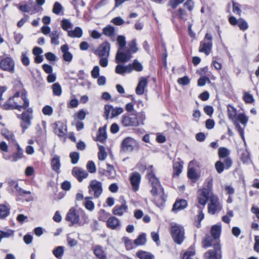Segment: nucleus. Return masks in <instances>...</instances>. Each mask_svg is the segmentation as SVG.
Returning a JSON list of instances; mask_svg holds the SVG:
<instances>
[{
	"label": "nucleus",
	"instance_id": "1",
	"mask_svg": "<svg viewBox=\"0 0 259 259\" xmlns=\"http://www.w3.org/2000/svg\"><path fill=\"white\" fill-rule=\"evenodd\" d=\"M29 104L25 91L22 90L16 93L13 97H10L3 105V108L6 110L17 109L21 111L27 109Z\"/></svg>",
	"mask_w": 259,
	"mask_h": 259
},
{
	"label": "nucleus",
	"instance_id": "2",
	"mask_svg": "<svg viewBox=\"0 0 259 259\" xmlns=\"http://www.w3.org/2000/svg\"><path fill=\"white\" fill-rule=\"evenodd\" d=\"M148 177L151 184L150 192L153 196V201L157 206L162 205L165 202L166 197L163 188L153 171L149 172Z\"/></svg>",
	"mask_w": 259,
	"mask_h": 259
},
{
	"label": "nucleus",
	"instance_id": "3",
	"mask_svg": "<svg viewBox=\"0 0 259 259\" xmlns=\"http://www.w3.org/2000/svg\"><path fill=\"white\" fill-rule=\"evenodd\" d=\"M170 233L175 242L178 244L182 243L185 238V230L182 225L175 223H171Z\"/></svg>",
	"mask_w": 259,
	"mask_h": 259
},
{
	"label": "nucleus",
	"instance_id": "4",
	"mask_svg": "<svg viewBox=\"0 0 259 259\" xmlns=\"http://www.w3.org/2000/svg\"><path fill=\"white\" fill-rule=\"evenodd\" d=\"M212 183L209 182L207 188H203L199 189L197 193V200L199 204L204 206L207 202L209 201L210 191L211 190Z\"/></svg>",
	"mask_w": 259,
	"mask_h": 259
},
{
	"label": "nucleus",
	"instance_id": "5",
	"mask_svg": "<svg viewBox=\"0 0 259 259\" xmlns=\"http://www.w3.org/2000/svg\"><path fill=\"white\" fill-rule=\"evenodd\" d=\"M121 149L125 152H132L139 149L138 143L131 137H126L123 139L121 144Z\"/></svg>",
	"mask_w": 259,
	"mask_h": 259
},
{
	"label": "nucleus",
	"instance_id": "6",
	"mask_svg": "<svg viewBox=\"0 0 259 259\" xmlns=\"http://www.w3.org/2000/svg\"><path fill=\"white\" fill-rule=\"evenodd\" d=\"M88 191L89 193L93 195L95 198H99L103 192L102 183L97 180L91 181L88 186Z\"/></svg>",
	"mask_w": 259,
	"mask_h": 259
},
{
	"label": "nucleus",
	"instance_id": "7",
	"mask_svg": "<svg viewBox=\"0 0 259 259\" xmlns=\"http://www.w3.org/2000/svg\"><path fill=\"white\" fill-rule=\"evenodd\" d=\"M212 37L210 34H205L204 39L200 42L199 51L200 52L204 53L206 56L208 55L211 51L212 43Z\"/></svg>",
	"mask_w": 259,
	"mask_h": 259
},
{
	"label": "nucleus",
	"instance_id": "8",
	"mask_svg": "<svg viewBox=\"0 0 259 259\" xmlns=\"http://www.w3.org/2000/svg\"><path fill=\"white\" fill-rule=\"evenodd\" d=\"M222 208V205L217 196L210 194L208 205V211L211 214H214L218 210Z\"/></svg>",
	"mask_w": 259,
	"mask_h": 259
},
{
	"label": "nucleus",
	"instance_id": "9",
	"mask_svg": "<svg viewBox=\"0 0 259 259\" xmlns=\"http://www.w3.org/2000/svg\"><path fill=\"white\" fill-rule=\"evenodd\" d=\"M80 211L77 210L74 207H71L68 211L66 216V220L70 222V226L77 225L78 224Z\"/></svg>",
	"mask_w": 259,
	"mask_h": 259
},
{
	"label": "nucleus",
	"instance_id": "10",
	"mask_svg": "<svg viewBox=\"0 0 259 259\" xmlns=\"http://www.w3.org/2000/svg\"><path fill=\"white\" fill-rule=\"evenodd\" d=\"M110 51V45L107 41H105L100 45L94 51V53L99 57H109Z\"/></svg>",
	"mask_w": 259,
	"mask_h": 259
},
{
	"label": "nucleus",
	"instance_id": "11",
	"mask_svg": "<svg viewBox=\"0 0 259 259\" xmlns=\"http://www.w3.org/2000/svg\"><path fill=\"white\" fill-rule=\"evenodd\" d=\"M0 58H1L0 57ZM15 64L13 60L10 57L0 59V67L4 70L12 72L14 70Z\"/></svg>",
	"mask_w": 259,
	"mask_h": 259
},
{
	"label": "nucleus",
	"instance_id": "12",
	"mask_svg": "<svg viewBox=\"0 0 259 259\" xmlns=\"http://www.w3.org/2000/svg\"><path fill=\"white\" fill-rule=\"evenodd\" d=\"M32 118V108H28L26 111L22 114V120L23 123L22 126L23 128L26 129L31 124V119Z\"/></svg>",
	"mask_w": 259,
	"mask_h": 259
},
{
	"label": "nucleus",
	"instance_id": "13",
	"mask_svg": "<svg viewBox=\"0 0 259 259\" xmlns=\"http://www.w3.org/2000/svg\"><path fill=\"white\" fill-rule=\"evenodd\" d=\"M121 122L124 126H137L138 122L134 116L124 115L122 116Z\"/></svg>",
	"mask_w": 259,
	"mask_h": 259
},
{
	"label": "nucleus",
	"instance_id": "14",
	"mask_svg": "<svg viewBox=\"0 0 259 259\" xmlns=\"http://www.w3.org/2000/svg\"><path fill=\"white\" fill-rule=\"evenodd\" d=\"M128 206L126 205V201L123 199L121 202L120 205H116L113 209V213L114 215L122 216L127 211Z\"/></svg>",
	"mask_w": 259,
	"mask_h": 259
},
{
	"label": "nucleus",
	"instance_id": "15",
	"mask_svg": "<svg viewBox=\"0 0 259 259\" xmlns=\"http://www.w3.org/2000/svg\"><path fill=\"white\" fill-rule=\"evenodd\" d=\"M121 50H118L116 55V61L117 63L126 62L130 60L132 56L131 54L127 51L126 52H122Z\"/></svg>",
	"mask_w": 259,
	"mask_h": 259
},
{
	"label": "nucleus",
	"instance_id": "16",
	"mask_svg": "<svg viewBox=\"0 0 259 259\" xmlns=\"http://www.w3.org/2000/svg\"><path fill=\"white\" fill-rule=\"evenodd\" d=\"M141 176L138 172L133 173L130 178V182L133 190L136 192L139 190V184L141 181Z\"/></svg>",
	"mask_w": 259,
	"mask_h": 259
},
{
	"label": "nucleus",
	"instance_id": "17",
	"mask_svg": "<svg viewBox=\"0 0 259 259\" xmlns=\"http://www.w3.org/2000/svg\"><path fill=\"white\" fill-rule=\"evenodd\" d=\"M148 84V79L146 77H142L139 79V83L136 89V93L138 95H142L145 92V88Z\"/></svg>",
	"mask_w": 259,
	"mask_h": 259
},
{
	"label": "nucleus",
	"instance_id": "18",
	"mask_svg": "<svg viewBox=\"0 0 259 259\" xmlns=\"http://www.w3.org/2000/svg\"><path fill=\"white\" fill-rule=\"evenodd\" d=\"M72 172V175L79 182H81L83 179L87 178L88 176V173L85 170L78 167H74Z\"/></svg>",
	"mask_w": 259,
	"mask_h": 259
},
{
	"label": "nucleus",
	"instance_id": "19",
	"mask_svg": "<svg viewBox=\"0 0 259 259\" xmlns=\"http://www.w3.org/2000/svg\"><path fill=\"white\" fill-rule=\"evenodd\" d=\"M55 133L60 137H64L67 132L66 125L61 122H58L56 123L55 128Z\"/></svg>",
	"mask_w": 259,
	"mask_h": 259
},
{
	"label": "nucleus",
	"instance_id": "20",
	"mask_svg": "<svg viewBox=\"0 0 259 259\" xmlns=\"http://www.w3.org/2000/svg\"><path fill=\"white\" fill-rule=\"evenodd\" d=\"M51 167L53 170L57 173L60 171L61 162L60 157L57 155H54L51 159Z\"/></svg>",
	"mask_w": 259,
	"mask_h": 259
},
{
	"label": "nucleus",
	"instance_id": "21",
	"mask_svg": "<svg viewBox=\"0 0 259 259\" xmlns=\"http://www.w3.org/2000/svg\"><path fill=\"white\" fill-rule=\"evenodd\" d=\"M61 50L63 53V58L64 61L70 62L72 61L73 56L72 54L69 52V47L68 45H64L61 46Z\"/></svg>",
	"mask_w": 259,
	"mask_h": 259
},
{
	"label": "nucleus",
	"instance_id": "22",
	"mask_svg": "<svg viewBox=\"0 0 259 259\" xmlns=\"http://www.w3.org/2000/svg\"><path fill=\"white\" fill-rule=\"evenodd\" d=\"M107 226L111 229H117L120 227V223L117 218L115 217H111L107 221Z\"/></svg>",
	"mask_w": 259,
	"mask_h": 259
},
{
	"label": "nucleus",
	"instance_id": "23",
	"mask_svg": "<svg viewBox=\"0 0 259 259\" xmlns=\"http://www.w3.org/2000/svg\"><path fill=\"white\" fill-rule=\"evenodd\" d=\"M1 133L2 135L10 143L14 145L16 144L17 141L15 136L12 132L7 129H3L2 130Z\"/></svg>",
	"mask_w": 259,
	"mask_h": 259
},
{
	"label": "nucleus",
	"instance_id": "24",
	"mask_svg": "<svg viewBox=\"0 0 259 259\" xmlns=\"http://www.w3.org/2000/svg\"><path fill=\"white\" fill-rule=\"evenodd\" d=\"M90 222L89 215L84 211L80 210L78 221V226H82L85 224H89Z\"/></svg>",
	"mask_w": 259,
	"mask_h": 259
},
{
	"label": "nucleus",
	"instance_id": "25",
	"mask_svg": "<svg viewBox=\"0 0 259 259\" xmlns=\"http://www.w3.org/2000/svg\"><path fill=\"white\" fill-rule=\"evenodd\" d=\"M115 72L118 74L123 75L125 73H131L132 72V68L131 65L123 66L118 65L115 68Z\"/></svg>",
	"mask_w": 259,
	"mask_h": 259
},
{
	"label": "nucleus",
	"instance_id": "26",
	"mask_svg": "<svg viewBox=\"0 0 259 259\" xmlns=\"http://www.w3.org/2000/svg\"><path fill=\"white\" fill-rule=\"evenodd\" d=\"M19 9L23 12H32L35 13L37 12L38 7L36 5H33L32 6H29V5L26 4L24 5H21L19 6Z\"/></svg>",
	"mask_w": 259,
	"mask_h": 259
},
{
	"label": "nucleus",
	"instance_id": "27",
	"mask_svg": "<svg viewBox=\"0 0 259 259\" xmlns=\"http://www.w3.org/2000/svg\"><path fill=\"white\" fill-rule=\"evenodd\" d=\"M94 252L96 256L100 259L106 258V254L103 250V247L100 245H96L95 246Z\"/></svg>",
	"mask_w": 259,
	"mask_h": 259
},
{
	"label": "nucleus",
	"instance_id": "28",
	"mask_svg": "<svg viewBox=\"0 0 259 259\" xmlns=\"http://www.w3.org/2000/svg\"><path fill=\"white\" fill-rule=\"evenodd\" d=\"M187 202L184 199L177 201L174 204L172 210L173 211L180 210L186 207Z\"/></svg>",
	"mask_w": 259,
	"mask_h": 259
},
{
	"label": "nucleus",
	"instance_id": "29",
	"mask_svg": "<svg viewBox=\"0 0 259 259\" xmlns=\"http://www.w3.org/2000/svg\"><path fill=\"white\" fill-rule=\"evenodd\" d=\"M82 35V30L79 27H76L73 30L68 31V36L70 37L80 38Z\"/></svg>",
	"mask_w": 259,
	"mask_h": 259
},
{
	"label": "nucleus",
	"instance_id": "30",
	"mask_svg": "<svg viewBox=\"0 0 259 259\" xmlns=\"http://www.w3.org/2000/svg\"><path fill=\"white\" fill-rule=\"evenodd\" d=\"M50 37L51 39V44L56 46L59 45L60 42L59 38L60 37V32L58 30L53 31L50 34Z\"/></svg>",
	"mask_w": 259,
	"mask_h": 259
},
{
	"label": "nucleus",
	"instance_id": "31",
	"mask_svg": "<svg viewBox=\"0 0 259 259\" xmlns=\"http://www.w3.org/2000/svg\"><path fill=\"white\" fill-rule=\"evenodd\" d=\"M107 139L106 130L104 127H100L98 132L96 141L104 143Z\"/></svg>",
	"mask_w": 259,
	"mask_h": 259
},
{
	"label": "nucleus",
	"instance_id": "32",
	"mask_svg": "<svg viewBox=\"0 0 259 259\" xmlns=\"http://www.w3.org/2000/svg\"><path fill=\"white\" fill-rule=\"evenodd\" d=\"M14 231L11 229H6L3 231L0 230V243L3 238H9L13 237Z\"/></svg>",
	"mask_w": 259,
	"mask_h": 259
},
{
	"label": "nucleus",
	"instance_id": "33",
	"mask_svg": "<svg viewBox=\"0 0 259 259\" xmlns=\"http://www.w3.org/2000/svg\"><path fill=\"white\" fill-rule=\"evenodd\" d=\"M136 255L140 259H153L154 257L152 253L143 250L138 251Z\"/></svg>",
	"mask_w": 259,
	"mask_h": 259
},
{
	"label": "nucleus",
	"instance_id": "34",
	"mask_svg": "<svg viewBox=\"0 0 259 259\" xmlns=\"http://www.w3.org/2000/svg\"><path fill=\"white\" fill-rule=\"evenodd\" d=\"M10 213V207L5 204H0V218L4 219Z\"/></svg>",
	"mask_w": 259,
	"mask_h": 259
},
{
	"label": "nucleus",
	"instance_id": "35",
	"mask_svg": "<svg viewBox=\"0 0 259 259\" xmlns=\"http://www.w3.org/2000/svg\"><path fill=\"white\" fill-rule=\"evenodd\" d=\"M221 232V226L215 225L212 226L211 229V234L214 239L219 238Z\"/></svg>",
	"mask_w": 259,
	"mask_h": 259
},
{
	"label": "nucleus",
	"instance_id": "36",
	"mask_svg": "<svg viewBox=\"0 0 259 259\" xmlns=\"http://www.w3.org/2000/svg\"><path fill=\"white\" fill-rule=\"evenodd\" d=\"M92 199V197H85V201L83 203L85 208L90 211H92L95 208V204L94 202L91 200Z\"/></svg>",
	"mask_w": 259,
	"mask_h": 259
},
{
	"label": "nucleus",
	"instance_id": "37",
	"mask_svg": "<svg viewBox=\"0 0 259 259\" xmlns=\"http://www.w3.org/2000/svg\"><path fill=\"white\" fill-rule=\"evenodd\" d=\"M14 145L17 146V152L13 155V159L14 161L16 162L22 157L23 151L17 143Z\"/></svg>",
	"mask_w": 259,
	"mask_h": 259
},
{
	"label": "nucleus",
	"instance_id": "38",
	"mask_svg": "<svg viewBox=\"0 0 259 259\" xmlns=\"http://www.w3.org/2000/svg\"><path fill=\"white\" fill-rule=\"evenodd\" d=\"M228 116L232 121H234L236 116V110L231 105L228 106Z\"/></svg>",
	"mask_w": 259,
	"mask_h": 259
},
{
	"label": "nucleus",
	"instance_id": "39",
	"mask_svg": "<svg viewBox=\"0 0 259 259\" xmlns=\"http://www.w3.org/2000/svg\"><path fill=\"white\" fill-rule=\"evenodd\" d=\"M146 242V234L144 233L140 234L138 237L135 240L134 244L135 245H143Z\"/></svg>",
	"mask_w": 259,
	"mask_h": 259
},
{
	"label": "nucleus",
	"instance_id": "40",
	"mask_svg": "<svg viewBox=\"0 0 259 259\" xmlns=\"http://www.w3.org/2000/svg\"><path fill=\"white\" fill-rule=\"evenodd\" d=\"M53 94L55 96H60L62 94V88L59 83H55L52 85Z\"/></svg>",
	"mask_w": 259,
	"mask_h": 259
},
{
	"label": "nucleus",
	"instance_id": "41",
	"mask_svg": "<svg viewBox=\"0 0 259 259\" xmlns=\"http://www.w3.org/2000/svg\"><path fill=\"white\" fill-rule=\"evenodd\" d=\"M132 68V71L135 70L136 71H141L143 70V66L137 60H135L132 64H130Z\"/></svg>",
	"mask_w": 259,
	"mask_h": 259
},
{
	"label": "nucleus",
	"instance_id": "42",
	"mask_svg": "<svg viewBox=\"0 0 259 259\" xmlns=\"http://www.w3.org/2000/svg\"><path fill=\"white\" fill-rule=\"evenodd\" d=\"M230 152L229 149L225 147H221L219 149L218 154L221 158H227Z\"/></svg>",
	"mask_w": 259,
	"mask_h": 259
},
{
	"label": "nucleus",
	"instance_id": "43",
	"mask_svg": "<svg viewBox=\"0 0 259 259\" xmlns=\"http://www.w3.org/2000/svg\"><path fill=\"white\" fill-rule=\"evenodd\" d=\"M115 32L114 28L108 25L103 29V34L107 36L111 37L114 36Z\"/></svg>",
	"mask_w": 259,
	"mask_h": 259
},
{
	"label": "nucleus",
	"instance_id": "44",
	"mask_svg": "<svg viewBox=\"0 0 259 259\" xmlns=\"http://www.w3.org/2000/svg\"><path fill=\"white\" fill-rule=\"evenodd\" d=\"M99 146L98 158L100 160H104L107 157V153L105 151V147L101 145Z\"/></svg>",
	"mask_w": 259,
	"mask_h": 259
},
{
	"label": "nucleus",
	"instance_id": "45",
	"mask_svg": "<svg viewBox=\"0 0 259 259\" xmlns=\"http://www.w3.org/2000/svg\"><path fill=\"white\" fill-rule=\"evenodd\" d=\"M129 49L127 51L130 54L131 53H136L138 51V48L137 46L136 40L134 39L130 41L128 44Z\"/></svg>",
	"mask_w": 259,
	"mask_h": 259
},
{
	"label": "nucleus",
	"instance_id": "46",
	"mask_svg": "<svg viewBox=\"0 0 259 259\" xmlns=\"http://www.w3.org/2000/svg\"><path fill=\"white\" fill-rule=\"evenodd\" d=\"M109 179H113L116 176V171L114 168V167L110 165L107 164V174Z\"/></svg>",
	"mask_w": 259,
	"mask_h": 259
},
{
	"label": "nucleus",
	"instance_id": "47",
	"mask_svg": "<svg viewBox=\"0 0 259 259\" xmlns=\"http://www.w3.org/2000/svg\"><path fill=\"white\" fill-rule=\"evenodd\" d=\"M61 25L62 29L65 31H69L68 29L72 26V24L68 19H63L61 22Z\"/></svg>",
	"mask_w": 259,
	"mask_h": 259
},
{
	"label": "nucleus",
	"instance_id": "48",
	"mask_svg": "<svg viewBox=\"0 0 259 259\" xmlns=\"http://www.w3.org/2000/svg\"><path fill=\"white\" fill-rule=\"evenodd\" d=\"M117 41L119 46L118 50H122L125 46V37L123 35H118L117 37Z\"/></svg>",
	"mask_w": 259,
	"mask_h": 259
},
{
	"label": "nucleus",
	"instance_id": "49",
	"mask_svg": "<svg viewBox=\"0 0 259 259\" xmlns=\"http://www.w3.org/2000/svg\"><path fill=\"white\" fill-rule=\"evenodd\" d=\"M205 257L207 259H220L217 255L215 250H209L205 254Z\"/></svg>",
	"mask_w": 259,
	"mask_h": 259
},
{
	"label": "nucleus",
	"instance_id": "50",
	"mask_svg": "<svg viewBox=\"0 0 259 259\" xmlns=\"http://www.w3.org/2000/svg\"><path fill=\"white\" fill-rule=\"evenodd\" d=\"M64 253V247L63 246H58L53 250L54 255L58 258H60Z\"/></svg>",
	"mask_w": 259,
	"mask_h": 259
},
{
	"label": "nucleus",
	"instance_id": "51",
	"mask_svg": "<svg viewBox=\"0 0 259 259\" xmlns=\"http://www.w3.org/2000/svg\"><path fill=\"white\" fill-rule=\"evenodd\" d=\"M182 165L179 162H175L174 164V173L175 176H178L182 172Z\"/></svg>",
	"mask_w": 259,
	"mask_h": 259
},
{
	"label": "nucleus",
	"instance_id": "52",
	"mask_svg": "<svg viewBox=\"0 0 259 259\" xmlns=\"http://www.w3.org/2000/svg\"><path fill=\"white\" fill-rule=\"evenodd\" d=\"M238 25L240 29L243 31L247 30L248 28L247 22L242 18L238 19Z\"/></svg>",
	"mask_w": 259,
	"mask_h": 259
},
{
	"label": "nucleus",
	"instance_id": "53",
	"mask_svg": "<svg viewBox=\"0 0 259 259\" xmlns=\"http://www.w3.org/2000/svg\"><path fill=\"white\" fill-rule=\"evenodd\" d=\"M212 239L209 235H206L202 241V245L204 247L207 248L211 245Z\"/></svg>",
	"mask_w": 259,
	"mask_h": 259
},
{
	"label": "nucleus",
	"instance_id": "54",
	"mask_svg": "<svg viewBox=\"0 0 259 259\" xmlns=\"http://www.w3.org/2000/svg\"><path fill=\"white\" fill-rule=\"evenodd\" d=\"M122 240L124 243L126 248L127 250H131L134 247V245L135 244H134V243H133L132 241L127 237H123L122 238Z\"/></svg>",
	"mask_w": 259,
	"mask_h": 259
},
{
	"label": "nucleus",
	"instance_id": "55",
	"mask_svg": "<svg viewBox=\"0 0 259 259\" xmlns=\"http://www.w3.org/2000/svg\"><path fill=\"white\" fill-rule=\"evenodd\" d=\"M243 100L246 103H252L254 101V99L252 95L247 92L243 94Z\"/></svg>",
	"mask_w": 259,
	"mask_h": 259
},
{
	"label": "nucleus",
	"instance_id": "56",
	"mask_svg": "<svg viewBox=\"0 0 259 259\" xmlns=\"http://www.w3.org/2000/svg\"><path fill=\"white\" fill-rule=\"evenodd\" d=\"M113 107L110 105H105L104 106V114L106 116V119L110 118V113L112 112Z\"/></svg>",
	"mask_w": 259,
	"mask_h": 259
},
{
	"label": "nucleus",
	"instance_id": "57",
	"mask_svg": "<svg viewBox=\"0 0 259 259\" xmlns=\"http://www.w3.org/2000/svg\"><path fill=\"white\" fill-rule=\"evenodd\" d=\"M63 10V7L59 2L55 3L53 9V12L55 14L59 15Z\"/></svg>",
	"mask_w": 259,
	"mask_h": 259
},
{
	"label": "nucleus",
	"instance_id": "58",
	"mask_svg": "<svg viewBox=\"0 0 259 259\" xmlns=\"http://www.w3.org/2000/svg\"><path fill=\"white\" fill-rule=\"evenodd\" d=\"M123 112V109L121 107H117L113 109L112 113H111L110 118H113L117 116Z\"/></svg>",
	"mask_w": 259,
	"mask_h": 259
},
{
	"label": "nucleus",
	"instance_id": "59",
	"mask_svg": "<svg viewBox=\"0 0 259 259\" xmlns=\"http://www.w3.org/2000/svg\"><path fill=\"white\" fill-rule=\"evenodd\" d=\"M134 116L137 117L138 125L140 124H144V121L146 119V116L143 112H140Z\"/></svg>",
	"mask_w": 259,
	"mask_h": 259
},
{
	"label": "nucleus",
	"instance_id": "60",
	"mask_svg": "<svg viewBox=\"0 0 259 259\" xmlns=\"http://www.w3.org/2000/svg\"><path fill=\"white\" fill-rule=\"evenodd\" d=\"M109 213L107 212L104 209H101L99 212V219L100 221L105 222L109 217Z\"/></svg>",
	"mask_w": 259,
	"mask_h": 259
},
{
	"label": "nucleus",
	"instance_id": "61",
	"mask_svg": "<svg viewBox=\"0 0 259 259\" xmlns=\"http://www.w3.org/2000/svg\"><path fill=\"white\" fill-rule=\"evenodd\" d=\"M87 168L88 171L91 173H94L96 171V167L94 162L92 161H90L88 162Z\"/></svg>",
	"mask_w": 259,
	"mask_h": 259
},
{
	"label": "nucleus",
	"instance_id": "62",
	"mask_svg": "<svg viewBox=\"0 0 259 259\" xmlns=\"http://www.w3.org/2000/svg\"><path fill=\"white\" fill-rule=\"evenodd\" d=\"M53 108L49 105L45 106L42 110V112L45 115L50 116L53 113Z\"/></svg>",
	"mask_w": 259,
	"mask_h": 259
},
{
	"label": "nucleus",
	"instance_id": "63",
	"mask_svg": "<svg viewBox=\"0 0 259 259\" xmlns=\"http://www.w3.org/2000/svg\"><path fill=\"white\" fill-rule=\"evenodd\" d=\"M100 69L98 66H95L91 71L92 77L94 78H97L99 76Z\"/></svg>",
	"mask_w": 259,
	"mask_h": 259
},
{
	"label": "nucleus",
	"instance_id": "64",
	"mask_svg": "<svg viewBox=\"0 0 259 259\" xmlns=\"http://www.w3.org/2000/svg\"><path fill=\"white\" fill-rule=\"evenodd\" d=\"M195 252L193 250H188L183 255L182 259H193Z\"/></svg>",
	"mask_w": 259,
	"mask_h": 259
}]
</instances>
